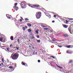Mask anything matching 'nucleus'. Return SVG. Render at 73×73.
Returning a JSON list of instances; mask_svg holds the SVG:
<instances>
[{"mask_svg": "<svg viewBox=\"0 0 73 73\" xmlns=\"http://www.w3.org/2000/svg\"><path fill=\"white\" fill-rule=\"evenodd\" d=\"M11 57L13 60H17V59L18 58V57H19V54H18L17 55V53L14 54H12L11 55Z\"/></svg>", "mask_w": 73, "mask_h": 73, "instance_id": "obj_1", "label": "nucleus"}, {"mask_svg": "<svg viewBox=\"0 0 73 73\" xmlns=\"http://www.w3.org/2000/svg\"><path fill=\"white\" fill-rule=\"evenodd\" d=\"M36 16L37 19H40L41 16V12H37L36 13Z\"/></svg>", "mask_w": 73, "mask_h": 73, "instance_id": "obj_2", "label": "nucleus"}, {"mask_svg": "<svg viewBox=\"0 0 73 73\" xmlns=\"http://www.w3.org/2000/svg\"><path fill=\"white\" fill-rule=\"evenodd\" d=\"M21 6L22 8H23V9L25 8L26 7V5H25V3H24L23 2H21Z\"/></svg>", "mask_w": 73, "mask_h": 73, "instance_id": "obj_3", "label": "nucleus"}, {"mask_svg": "<svg viewBox=\"0 0 73 73\" xmlns=\"http://www.w3.org/2000/svg\"><path fill=\"white\" fill-rule=\"evenodd\" d=\"M68 31L70 34H72V33H73V31H72V28H71L70 27H69L68 28Z\"/></svg>", "mask_w": 73, "mask_h": 73, "instance_id": "obj_4", "label": "nucleus"}, {"mask_svg": "<svg viewBox=\"0 0 73 73\" xmlns=\"http://www.w3.org/2000/svg\"><path fill=\"white\" fill-rule=\"evenodd\" d=\"M62 26L65 28H68V25H65L64 24H62Z\"/></svg>", "mask_w": 73, "mask_h": 73, "instance_id": "obj_5", "label": "nucleus"}, {"mask_svg": "<svg viewBox=\"0 0 73 73\" xmlns=\"http://www.w3.org/2000/svg\"><path fill=\"white\" fill-rule=\"evenodd\" d=\"M45 13V15H46L47 16H48V17L50 18V17H51V16H50V14H49V13Z\"/></svg>", "mask_w": 73, "mask_h": 73, "instance_id": "obj_6", "label": "nucleus"}, {"mask_svg": "<svg viewBox=\"0 0 73 73\" xmlns=\"http://www.w3.org/2000/svg\"><path fill=\"white\" fill-rule=\"evenodd\" d=\"M30 37L31 38H32V39H33V38H35V37H33V33H31L30 34Z\"/></svg>", "mask_w": 73, "mask_h": 73, "instance_id": "obj_7", "label": "nucleus"}, {"mask_svg": "<svg viewBox=\"0 0 73 73\" xmlns=\"http://www.w3.org/2000/svg\"><path fill=\"white\" fill-rule=\"evenodd\" d=\"M13 8L16 11H17L18 9H19L18 7L16 6H14Z\"/></svg>", "mask_w": 73, "mask_h": 73, "instance_id": "obj_8", "label": "nucleus"}, {"mask_svg": "<svg viewBox=\"0 0 73 73\" xmlns=\"http://www.w3.org/2000/svg\"><path fill=\"white\" fill-rule=\"evenodd\" d=\"M28 31L29 33H30V32H32V29H28Z\"/></svg>", "mask_w": 73, "mask_h": 73, "instance_id": "obj_9", "label": "nucleus"}, {"mask_svg": "<svg viewBox=\"0 0 73 73\" xmlns=\"http://www.w3.org/2000/svg\"><path fill=\"white\" fill-rule=\"evenodd\" d=\"M63 36H64V37H68V35L67 34H65L63 35Z\"/></svg>", "mask_w": 73, "mask_h": 73, "instance_id": "obj_10", "label": "nucleus"}, {"mask_svg": "<svg viewBox=\"0 0 73 73\" xmlns=\"http://www.w3.org/2000/svg\"><path fill=\"white\" fill-rule=\"evenodd\" d=\"M33 6L35 7H40V6L38 5H33Z\"/></svg>", "mask_w": 73, "mask_h": 73, "instance_id": "obj_11", "label": "nucleus"}, {"mask_svg": "<svg viewBox=\"0 0 73 73\" xmlns=\"http://www.w3.org/2000/svg\"><path fill=\"white\" fill-rule=\"evenodd\" d=\"M10 39L12 41H13V36H11L10 37Z\"/></svg>", "mask_w": 73, "mask_h": 73, "instance_id": "obj_12", "label": "nucleus"}, {"mask_svg": "<svg viewBox=\"0 0 73 73\" xmlns=\"http://www.w3.org/2000/svg\"><path fill=\"white\" fill-rule=\"evenodd\" d=\"M38 31H39V30H38L35 31V32L36 34H37V35H38Z\"/></svg>", "mask_w": 73, "mask_h": 73, "instance_id": "obj_13", "label": "nucleus"}, {"mask_svg": "<svg viewBox=\"0 0 73 73\" xmlns=\"http://www.w3.org/2000/svg\"><path fill=\"white\" fill-rule=\"evenodd\" d=\"M57 67H58V68H59L60 69H62L63 68L62 67L60 66H58L57 65Z\"/></svg>", "mask_w": 73, "mask_h": 73, "instance_id": "obj_14", "label": "nucleus"}, {"mask_svg": "<svg viewBox=\"0 0 73 73\" xmlns=\"http://www.w3.org/2000/svg\"><path fill=\"white\" fill-rule=\"evenodd\" d=\"M37 42L39 43H40V42H41V41L40 40H38L37 39L36 40Z\"/></svg>", "mask_w": 73, "mask_h": 73, "instance_id": "obj_15", "label": "nucleus"}, {"mask_svg": "<svg viewBox=\"0 0 73 73\" xmlns=\"http://www.w3.org/2000/svg\"><path fill=\"white\" fill-rule=\"evenodd\" d=\"M21 64L23 65H25V63L23 62H21Z\"/></svg>", "mask_w": 73, "mask_h": 73, "instance_id": "obj_16", "label": "nucleus"}, {"mask_svg": "<svg viewBox=\"0 0 73 73\" xmlns=\"http://www.w3.org/2000/svg\"><path fill=\"white\" fill-rule=\"evenodd\" d=\"M66 46L67 48H70V46H71V45H67Z\"/></svg>", "mask_w": 73, "mask_h": 73, "instance_id": "obj_17", "label": "nucleus"}, {"mask_svg": "<svg viewBox=\"0 0 73 73\" xmlns=\"http://www.w3.org/2000/svg\"><path fill=\"white\" fill-rule=\"evenodd\" d=\"M42 28H46V27H47V26L44 25H42Z\"/></svg>", "mask_w": 73, "mask_h": 73, "instance_id": "obj_18", "label": "nucleus"}, {"mask_svg": "<svg viewBox=\"0 0 73 73\" xmlns=\"http://www.w3.org/2000/svg\"><path fill=\"white\" fill-rule=\"evenodd\" d=\"M9 68H10V69H13V68H14L13 66H9Z\"/></svg>", "mask_w": 73, "mask_h": 73, "instance_id": "obj_19", "label": "nucleus"}, {"mask_svg": "<svg viewBox=\"0 0 73 73\" xmlns=\"http://www.w3.org/2000/svg\"><path fill=\"white\" fill-rule=\"evenodd\" d=\"M28 26L29 27H32V25L31 24H28Z\"/></svg>", "mask_w": 73, "mask_h": 73, "instance_id": "obj_20", "label": "nucleus"}, {"mask_svg": "<svg viewBox=\"0 0 73 73\" xmlns=\"http://www.w3.org/2000/svg\"><path fill=\"white\" fill-rule=\"evenodd\" d=\"M72 62H73L72 61V60H70V62H69V64H71V63H72Z\"/></svg>", "mask_w": 73, "mask_h": 73, "instance_id": "obj_21", "label": "nucleus"}, {"mask_svg": "<svg viewBox=\"0 0 73 73\" xmlns=\"http://www.w3.org/2000/svg\"><path fill=\"white\" fill-rule=\"evenodd\" d=\"M3 41V38H0V41Z\"/></svg>", "mask_w": 73, "mask_h": 73, "instance_id": "obj_22", "label": "nucleus"}, {"mask_svg": "<svg viewBox=\"0 0 73 73\" xmlns=\"http://www.w3.org/2000/svg\"><path fill=\"white\" fill-rule=\"evenodd\" d=\"M11 15H9V14H7L6 15V16L7 17H9V16H10Z\"/></svg>", "mask_w": 73, "mask_h": 73, "instance_id": "obj_23", "label": "nucleus"}, {"mask_svg": "<svg viewBox=\"0 0 73 73\" xmlns=\"http://www.w3.org/2000/svg\"><path fill=\"white\" fill-rule=\"evenodd\" d=\"M44 30H48V28H44Z\"/></svg>", "mask_w": 73, "mask_h": 73, "instance_id": "obj_24", "label": "nucleus"}, {"mask_svg": "<svg viewBox=\"0 0 73 73\" xmlns=\"http://www.w3.org/2000/svg\"><path fill=\"white\" fill-rule=\"evenodd\" d=\"M12 46H13V45L12 44H10V48H11V47H12Z\"/></svg>", "mask_w": 73, "mask_h": 73, "instance_id": "obj_25", "label": "nucleus"}, {"mask_svg": "<svg viewBox=\"0 0 73 73\" xmlns=\"http://www.w3.org/2000/svg\"><path fill=\"white\" fill-rule=\"evenodd\" d=\"M17 5V3H15L14 4L15 7H16V6Z\"/></svg>", "mask_w": 73, "mask_h": 73, "instance_id": "obj_26", "label": "nucleus"}, {"mask_svg": "<svg viewBox=\"0 0 73 73\" xmlns=\"http://www.w3.org/2000/svg\"><path fill=\"white\" fill-rule=\"evenodd\" d=\"M23 31H25V27H23Z\"/></svg>", "mask_w": 73, "mask_h": 73, "instance_id": "obj_27", "label": "nucleus"}, {"mask_svg": "<svg viewBox=\"0 0 73 73\" xmlns=\"http://www.w3.org/2000/svg\"><path fill=\"white\" fill-rule=\"evenodd\" d=\"M24 66H28V64H27L25 63V65Z\"/></svg>", "mask_w": 73, "mask_h": 73, "instance_id": "obj_28", "label": "nucleus"}, {"mask_svg": "<svg viewBox=\"0 0 73 73\" xmlns=\"http://www.w3.org/2000/svg\"><path fill=\"white\" fill-rule=\"evenodd\" d=\"M25 20H26V21H27L28 20H29V19H28L27 18H25Z\"/></svg>", "mask_w": 73, "mask_h": 73, "instance_id": "obj_29", "label": "nucleus"}, {"mask_svg": "<svg viewBox=\"0 0 73 73\" xmlns=\"http://www.w3.org/2000/svg\"><path fill=\"white\" fill-rule=\"evenodd\" d=\"M5 39H4L3 40V41L2 40V42H5Z\"/></svg>", "mask_w": 73, "mask_h": 73, "instance_id": "obj_30", "label": "nucleus"}, {"mask_svg": "<svg viewBox=\"0 0 73 73\" xmlns=\"http://www.w3.org/2000/svg\"><path fill=\"white\" fill-rule=\"evenodd\" d=\"M36 37H37V38H39V35H38L37 36H36Z\"/></svg>", "mask_w": 73, "mask_h": 73, "instance_id": "obj_31", "label": "nucleus"}, {"mask_svg": "<svg viewBox=\"0 0 73 73\" xmlns=\"http://www.w3.org/2000/svg\"><path fill=\"white\" fill-rule=\"evenodd\" d=\"M53 17H55V18H56V17H57V16L54 15L53 16Z\"/></svg>", "mask_w": 73, "mask_h": 73, "instance_id": "obj_32", "label": "nucleus"}, {"mask_svg": "<svg viewBox=\"0 0 73 73\" xmlns=\"http://www.w3.org/2000/svg\"><path fill=\"white\" fill-rule=\"evenodd\" d=\"M65 21H66V23H68V21H67V20H65Z\"/></svg>", "mask_w": 73, "mask_h": 73, "instance_id": "obj_33", "label": "nucleus"}, {"mask_svg": "<svg viewBox=\"0 0 73 73\" xmlns=\"http://www.w3.org/2000/svg\"><path fill=\"white\" fill-rule=\"evenodd\" d=\"M16 48H17V50H19V48H18L17 47H16Z\"/></svg>", "mask_w": 73, "mask_h": 73, "instance_id": "obj_34", "label": "nucleus"}, {"mask_svg": "<svg viewBox=\"0 0 73 73\" xmlns=\"http://www.w3.org/2000/svg\"><path fill=\"white\" fill-rule=\"evenodd\" d=\"M7 62L8 63L9 62V60H7Z\"/></svg>", "mask_w": 73, "mask_h": 73, "instance_id": "obj_35", "label": "nucleus"}, {"mask_svg": "<svg viewBox=\"0 0 73 73\" xmlns=\"http://www.w3.org/2000/svg\"><path fill=\"white\" fill-rule=\"evenodd\" d=\"M50 57H52V58H55V57H54L53 56H50Z\"/></svg>", "mask_w": 73, "mask_h": 73, "instance_id": "obj_36", "label": "nucleus"}, {"mask_svg": "<svg viewBox=\"0 0 73 73\" xmlns=\"http://www.w3.org/2000/svg\"><path fill=\"white\" fill-rule=\"evenodd\" d=\"M7 50L8 51V52H9V48H7Z\"/></svg>", "mask_w": 73, "mask_h": 73, "instance_id": "obj_37", "label": "nucleus"}, {"mask_svg": "<svg viewBox=\"0 0 73 73\" xmlns=\"http://www.w3.org/2000/svg\"><path fill=\"white\" fill-rule=\"evenodd\" d=\"M72 53H73V52H69V53L70 54H72Z\"/></svg>", "mask_w": 73, "mask_h": 73, "instance_id": "obj_38", "label": "nucleus"}, {"mask_svg": "<svg viewBox=\"0 0 73 73\" xmlns=\"http://www.w3.org/2000/svg\"><path fill=\"white\" fill-rule=\"evenodd\" d=\"M2 60L3 61V62H4V59H3V58H2Z\"/></svg>", "mask_w": 73, "mask_h": 73, "instance_id": "obj_39", "label": "nucleus"}, {"mask_svg": "<svg viewBox=\"0 0 73 73\" xmlns=\"http://www.w3.org/2000/svg\"><path fill=\"white\" fill-rule=\"evenodd\" d=\"M38 62H40V60H38Z\"/></svg>", "mask_w": 73, "mask_h": 73, "instance_id": "obj_40", "label": "nucleus"}, {"mask_svg": "<svg viewBox=\"0 0 73 73\" xmlns=\"http://www.w3.org/2000/svg\"><path fill=\"white\" fill-rule=\"evenodd\" d=\"M8 19H11V17H10V16L9 17H7Z\"/></svg>", "mask_w": 73, "mask_h": 73, "instance_id": "obj_41", "label": "nucleus"}, {"mask_svg": "<svg viewBox=\"0 0 73 73\" xmlns=\"http://www.w3.org/2000/svg\"><path fill=\"white\" fill-rule=\"evenodd\" d=\"M71 29H72V32H73V27H72Z\"/></svg>", "mask_w": 73, "mask_h": 73, "instance_id": "obj_42", "label": "nucleus"}, {"mask_svg": "<svg viewBox=\"0 0 73 73\" xmlns=\"http://www.w3.org/2000/svg\"><path fill=\"white\" fill-rule=\"evenodd\" d=\"M17 41L18 42H20V39H18V40H17Z\"/></svg>", "mask_w": 73, "mask_h": 73, "instance_id": "obj_43", "label": "nucleus"}, {"mask_svg": "<svg viewBox=\"0 0 73 73\" xmlns=\"http://www.w3.org/2000/svg\"><path fill=\"white\" fill-rule=\"evenodd\" d=\"M58 46L60 48H61V47H62V46Z\"/></svg>", "mask_w": 73, "mask_h": 73, "instance_id": "obj_44", "label": "nucleus"}, {"mask_svg": "<svg viewBox=\"0 0 73 73\" xmlns=\"http://www.w3.org/2000/svg\"><path fill=\"white\" fill-rule=\"evenodd\" d=\"M54 22H55V21H52V23H54Z\"/></svg>", "mask_w": 73, "mask_h": 73, "instance_id": "obj_45", "label": "nucleus"}, {"mask_svg": "<svg viewBox=\"0 0 73 73\" xmlns=\"http://www.w3.org/2000/svg\"><path fill=\"white\" fill-rule=\"evenodd\" d=\"M67 18L68 19H69V20H72V19H69V18Z\"/></svg>", "mask_w": 73, "mask_h": 73, "instance_id": "obj_46", "label": "nucleus"}, {"mask_svg": "<svg viewBox=\"0 0 73 73\" xmlns=\"http://www.w3.org/2000/svg\"><path fill=\"white\" fill-rule=\"evenodd\" d=\"M66 52H67V53H69V52L68 51H67Z\"/></svg>", "mask_w": 73, "mask_h": 73, "instance_id": "obj_47", "label": "nucleus"}, {"mask_svg": "<svg viewBox=\"0 0 73 73\" xmlns=\"http://www.w3.org/2000/svg\"><path fill=\"white\" fill-rule=\"evenodd\" d=\"M62 20L63 21H65V19H64V18H63V19H62Z\"/></svg>", "mask_w": 73, "mask_h": 73, "instance_id": "obj_48", "label": "nucleus"}, {"mask_svg": "<svg viewBox=\"0 0 73 73\" xmlns=\"http://www.w3.org/2000/svg\"><path fill=\"white\" fill-rule=\"evenodd\" d=\"M10 64L11 65H12V62H10Z\"/></svg>", "mask_w": 73, "mask_h": 73, "instance_id": "obj_49", "label": "nucleus"}, {"mask_svg": "<svg viewBox=\"0 0 73 73\" xmlns=\"http://www.w3.org/2000/svg\"><path fill=\"white\" fill-rule=\"evenodd\" d=\"M1 65H3V66H4V65H3V63H1Z\"/></svg>", "mask_w": 73, "mask_h": 73, "instance_id": "obj_50", "label": "nucleus"}, {"mask_svg": "<svg viewBox=\"0 0 73 73\" xmlns=\"http://www.w3.org/2000/svg\"><path fill=\"white\" fill-rule=\"evenodd\" d=\"M52 41H55V40L54 39H52Z\"/></svg>", "mask_w": 73, "mask_h": 73, "instance_id": "obj_51", "label": "nucleus"}, {"mask_svg": "<svg viewBox=\"0 0 73 73\" xmlns=\"http://www.w3.org/2000/svg\"><path fill=\"white\" fill-rule=\"evenodd\" d=\"M21 19H22V20H23V18L21 17Z\"/></svg>", "mask_w": 73, "mask_h": 73, "instance_id": "obj_52", "label": "nucleus"}, {"mask_svg": "<svg viewBox=\"0 0 73 73\" xmlns=\"http://www.w3.org/2000/svg\"><path fill=\"white\" fill-rule=\"evenodd\" d=\"M29 48H31V45H29Z\"/></svg>", "mask_w": 73, "mask_h": 73, "instance_id": "obj_53", "label": "nucleus"}, {"mask_svg": "<svg viewBox=\"0 0 73 73\" xmlns=\"http://www.w3.org/2000/svg\"><path fill=\"white\" fill-rule=\"evenodd\" d=\"M20 20L21 21H22V19H20Z\"/></svg>", "mask_w": 73, "mask_h": 73, "instance_id": "obj_54", "label": "nucleus"}, {"mask_svg": "<svg viewBox=\"0 0 73 73\" xmlns=\"http://www.w3.org/2000/svg\"><path fill=\"white\" fill-rule=\"evenodd\" d=\"M2 47H3V48H4V47H5V46H2Z\"/></svg>", "mask_w": 73, "mask_h": 73, "instance_id": "obj_55", "label": "nucleus"}, {"mask_svg": "<svg viewBox=\"0 0 73 73\" xmlns=\"http://www.w3.org/2000/svg\"><path fill=\"white\" fill-rule=\"evenodd\" d=\"M25 27L26 28H27V26H25Z\"/></svg>", "mask_w": 73, "mask_h": 73, "instance_id": "obj_56", "label": "nucleus"}, {"mask_svg": "<svg viewBox=\"0 0 73 73\" xmlns=\"http://www.w3.org/2000/svg\"><path fill=\"white\" fill-rule=\"evenodd\" d=\"M15 48H16V47H14V48H13V49H15Z\"/></svg>", "mask_w": 73, "mask_h": 73, "instance_id": "obj_57", "label": "nucleus"}, {"mask_svg": "<svg viewBox=\"0 0 73 73\" xmlns=\"http://www.w3.org/2000/svg\"><path fill=\"white\" fill-rule=\"evenodd\" d=\"M1 66V64L0 63V66Z\"/></svg>", "mask_w": 73, "mask_h": 73, "instance_id": "obj_58", "label": "nucleus"}, {"mask_svg": "<svg viewBox=\"0 0 73 73\" xmlns=\"http://www.w3.org/2000/svg\"><path fill=\"white\" fill-rule=\"evenodd\" d=\"M31 7L32 8H33V7L32 6H31Z\"/></svg>", "mask_w": 73, "mask_h": 73, "instance_id": "obj_59", "label": "nucleus"}, {"mask_svg": "<svg viewBox=\"0 0 73 73\" xmlns=\"http://www.w3.org/2000/svg\"><path fill=\"white\" fill-rule=\"evenodd\" d=\"M0 36H1V35H0Z\"/></svg>", "mask_w": 73, "mask_h": 73, "instance_id": "obj_60", "label": "nucleus"}, {"mask_svg": "<svg viewBox=\"0 0 73 73\" xmlns=\"http://www.w3.org/2000/svg\"><path fill=\"white\" fill-rule=\"evenodd\" d=\"M33 49H34V47H33Z\"/></svg>", "mask_w": 73, "mask_h": 73, "instance_id": "obj_61", "label": "nucleus"}, {"mask_svg": "<svg viewBox=\"0 0 73 73\" xmlns=\"http://www.w3.org/2000/svg\"><path fill=\"white\" fill-rule=\"evenodd\" d=\"M0 34H1V33H0Z\"/></svg>", "mask_w": 73, "mask_h": 73, "instance_id": "obj_62", "label": "nucleus"}, {"mask_svg": "<svg viewBox=\"0 0 73 73\" xmlns=\"http://www.w3.org/2000/svg\"><path fill=\"white\" fill-rule=\"evenodd\" d=\"M29 41H30V40H29Z\"/></svg>", "mask_w": 73, "mask_h": 73, "instance_id": "obj_63", "label": "nucleus"}]
</instances>
